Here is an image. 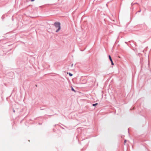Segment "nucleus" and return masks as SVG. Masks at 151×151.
<instances>
[{"label":"nucleus","mask_w":151,"mask_h":151,"mask_svg":"<svg viewBox=\"0 0 151 151\" xmlns=\"http://www.w3.org/2000/svg\"><path fill=\"white\" fill-rule=\"evenodd\" d=\"M109 59L110 60V61H111V65H114V64L112 61V59L111 58V57L110 56V55H109Z\"/></svg>","instance_id":"f03ea898"},{"label":"nucleus","mask_w":151,"mask_h":151,"mask_svg":"<svg viewBox=\"0 0 151 151\" xmlns=\"http://www.w3.org/2000/svg\"><path fill=\"white\" fill-rule=\"evenodd\" d=\"M72 91H75L73 89V88H72Z\"/></svg>","instance_id":"423d86ee"},{"label":"nucleus","mask_w":151,"mask_h":151,"mask_svg":"<svg viewBox=\"0 0 151 151\" xmlns=\"http://www.w3.org/2000/svg\"><path fill=\"white\" fill-rule=\"evenodd\" d=\"M98 104V103H96L95 104H93V106H96V105H97Z\"/></svg>","instance_id":"20e7f679"},{"label":"nucleus","mask_w":151,"mask_h":151,"mask_svg":"<svg viewBox=\"0 0 151 151\" xmlns=\"http://www.w3.org/2000/svg\"><path fill=\"white\" fill-rule=\"evenodd\" d=\"M35 0H31V1H34Z\"/></svg>","instance_id":"0eeeda50"},{"label":"nucleus","mask_w":151,"mask_h":151,"mask_svg":"<svg viewBox=\"0 0 151 151\" xmlns=\"http://www.w3.org/2000/svg\"><path fill=\"white\" fill-rule=\"evenodd\" d=\"M73 64H72V65H71V66H73Z\"/></svg>","instance_id":"6e6552de"},{"label":"nucleus","mask_w":151,"mask_h":151,"mask_svg":"<svg viewBox=\"0 0 151 151\" xmlns=\"http://www.w3.org/2000/svg\"><path fill=\"white\" fill-rule=\"evenodd\" d=\"M67 73L68 74H69V75L70 76H73V74L70 73Z\"/></svg>","instance_id":"7ed1b4c3"},{"label":"nucleus","mask_w":151,"mask_h":151,"mask_svg":"<svg viewBox=\"0 0 151 151\" xmlns=\"http://www.w3.org/2000/svg\"><path fill=\"white\" fill-rule=\"evenodd\" d=\"M55 26L57 30H56V32H58L60 29V23L58 22H57L55 24Z\"/></svg>","instance_id":"f257e3e1"},{"label":"nucleus","mask_w":151,"mask_h":151,"mask_svg":"<svg viewBox=\"0 0 151 151\" xmlns=\"http://www.w3.org/2000/svg\"><path fill=\"white\" fill-rule=\"evenodd\" d=\"M126 140H125L124 141V144H125V143H126Z\"/></svg>","instance_id":"39448f33"}]
</instances>
